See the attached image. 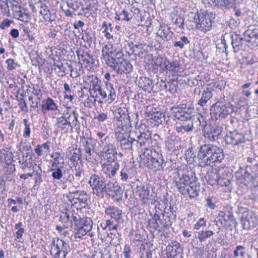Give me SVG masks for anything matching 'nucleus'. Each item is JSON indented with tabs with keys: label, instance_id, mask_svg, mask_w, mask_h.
<instances>
[{
	"label": "nucleus",
	"instance_id": "obj_1",
	"mask_svg": "<svg viewBox=\"0 0 258 258\" xmlns=\"http://www.w3.org/2000/svg\"><path fill=\"white\" fill-rule=\"evenodd\" d=\"M123 56L122 52L114 51L111 45H106L102 48L101 59L118 74H129L133 69L132 65Z\"/></svg>",
	"mask_w": 258,
	"mask_h": 258
},
{
	"label": "nucleus",
	"instance_id": "obj_2",
	"mask_svg": "<svg viewBox=\"0 0 258 258\" xmlns=\"http://www.w3.org/2000/svg\"><path fill=\"white\" fill-rule=\"evenodd\" d=\"M223 150L212 144H205L200 147L197 154V160L200 166L217 165L224 159Z\"/></svg>",
	"mask_w": 258,
	"mask_h": 258
},
{
	"label": "nucleus",
	"instance_id": "obj_3",
	"mask_svg": "<svg viewBox=\"0 0 258 258\" xmlns=\"http://www.w3.org/2000/svg\"><path fill=\"white\" fill-rule=\"evenodd\" d=\"M140 157L143 163L147 167L155 171L163 170L166 164L162 154L156 149L145 148Z\"/></svg>",
	"mask_w": 258,
	"mask_h": 258
},
{
	"label": "nucleus",
	"instance_id": "obj_4",
	"mask_svg": "<svg viewBox=\"0 0 258 258\" xmlns=\"http://www.w3.org/2000/svg\"><path fill=\"white\" fill-rule=\"evenodd\" d=\"M192 176L183 175L178 181H176V185L178 191L185 197L190 199L195 198L199 196L200 191V184Z\"/></svg>",
	"mask_w": 258,
	"mask_h": 258
},
{
	"label": "nucleus",
	"instance_id": "obj_5",
	"mask_svg": "<svg viewBox=\"0 0 258 258\" xmlns=\"http://www.w3.org/2000/svg\"><path fill=\"white\" fill-rule=\"evenodd\" d=\"M78 116L75 110L68 108L61 114L60 116L56 117L54 126L64 132H68L70 128L72 130L79 122Z\"/></svg>",
	"mask_w": 258,
	"mask_h": 258
},
{
	"label": "nucleus",
	"instance_id": "obj_6",
	"mask_svg": "<svg viewBox=\"0 0 258 258\" xmlns=\"http://www.w3.org/2000/svg\"><path fill=\"white\" fill-rule=\"evenodd\" d=\"M233 111L234 106L230 102L218 101L212 106L210 115L212 119L221 120L231 114Z\"/></svg>",
	"mask_w": 258,
	"mask_h": 258
},
{
	"label": "nucleus",
	"instance_id": "obj_7",
	"mask_svg": "<svg viewBox=\"0 0 258 258\" xmlns=\"http://www.w3.org/2000/svg\"><path fill=\"white\" fill-rule=\"evenodd\" d=\"M176 217V215L173 214H172L170 217L168 213L162 214L161 216L155 214L153 219L149 221V224L156 230L164 232L169 229Z\"/></svg>",
	"mask_w": 258,
	"mask_h": 258
},
{
	"label": "nucleus",
	"instance_id": "obj_8",
	"mask_svg": "<svg viewBox=\"0 0 258 258\" xmlns=\"http://www.w3.org/2000/svg\"><path fill=\"white\" fill-rule=\"evenodd\" d=\"M50 247V252L53 258H66L71 251L69 242L58 237L52 238Z\"/></svg>",
	"mask_w": 258,
	"mask_h": 258
},
{
	"label": "nucleus",
	"instance_id": "obj_9",
	"mask_svg": "<svg viewBox=\"0 0 258 258\" xmlns=\"http://www.w3.org/2000/svg\"><path fill=\"white\" fill-rule=\"evenodd\" d=\"M237 213L240 215L243 229L249 230L258 225V217L253 211L239 206Z\"/></svg>",
	"mask_w": 258,
	"mask_h": 258
},
{
	"label": "nucleus",
	"instance_id": "obj_10",
	"mask_svg": "<svg viewBox=\"0 0 258 258\" xmlns=\"http://www.w3.org/2000/svg\"><path fill=\"white\" fill-rule=\"evenodd\" d=\"M236 179L241 184L248 187H254L255 180L258 177V174H252L249 172L246 165L240 166L235 173Z\"/></svg>",
	"mask_w": 258,
	"mask_h": 258
},
{
	"label": "nucleus",
	"instance_id": "obj_11",
	"mask_svg": "<svg viewBox=\"0 0 258 258\" xmlns=\"http://www.w3.org/2000/svg\"><path fill=\"white\" fill-rule=\"evenodd\" d=\"M173 119L178 120L181 122H184L187 121L190 122L193 120L195 121L196 120L194 114H193V109L190 107H186V105L180 104L178 105L177 107L173 108Z\"/></svg>",
	"mask_w": 258,
	"mask_h": 258
},
{
	"label": "nucleus",
	"instance_id": "obj_12",
	"mask_svg": "<svg viewBox=\"0 0 258 258\" xmlns=\"http://www.w3.org/2000/svg\"><path fill=\"white\" fill-rule=\"evenodd\" d=\"M115 136L122 149L128 152L137 150L136 138L131 137V133L118 131L116 132Z\"/></svg>",
	"mask_w": 258,
	"mask_h": 258
},
{
	"label": "nucleus",
	"instance_id": "obj_13",
	"mask_svg": "<svg viewBox=\"0 0 258 258\" xmlns=\"http://www.w3.org/2000/svg\"><path fill=\"white\" fill-rule=\"evenodd\" d=\"M68 200L74 205L79 204L80 208H86L88 206L89 199L86 191L84 190L70 191L67 196Z\"/></svg>",
	"mask_w": 258,
	"mask_h": 258
},
{
	"label": "nucleus",
	"instance_id": "obj_14",
	"mask_svg": "<svg viewBox=\"0 0 258 258\" xmlns=\"http://www.w3.org/2000/svg\"><path fill=\"white\" fill-rule=\"evenodd\" d=\"M203 136L210 141L217 139L222 132V127L216 124L210 122L207 124L206 122L201 123Z\"/></svg>",
	"mask_w": 258,
	"mask_h": 258
},
{
	"label": "nucleus",
	"instance_id": "obj_15",
	"mask_svg": "<svg viewBox=\"0 0 258 258\" xmlns=\"http://www.w3.org/2000/svg\"><path fill=\"white\" fill-rule=\"evenodd\" d=\"M151 135L152 132L149 130L140 132L136 139L137 149L143 147L146 148L157 145L156 139L153 140Z\"/></svg>",
	"mask_w": 258,
	"mask_h": 258
},
{
	"label": "nucleus",
	"instance_id": "obj_16",
	"mask_svg": "<svg viewBox=\"0 0 258 258\" xmlns=\"http://www.w3.org/2000/svg\"><path fill=\"white\" fill-rule=\"evenodd\" d=\"M88 183L92 189V193L97 197L103 198V192L105 181L98 174H91Z\"/></svg>",
	"mask_w": 258,
	"mask_h": 258
},
{
	"label": "nucleus",
	"instance_id": "obj_17",
	"mask_svg": "<svg viewBox=\"0 0 258 258\" xmlns=\"http://www.w3.org/2000/svg\"><path fill=\"white\" fill-rule=\"evenodd\" d=\"M245 42L247 46L250 49L258 46V28H249L243 33Z\"/></svg>",
	"mask_w": 258,
	"mask_h": 258
},
{
	"label": "nucleus",
	"instance_id": "obj_18",
	"mask_svg": "<svg viewBox=\"0 0 258 258\" xmlns=\"http://www.w3.org/2000/svg\"><path fill=\"white\" fill-rule=\"evenodd\" d=\"M51 176L54 180H60L63 175L66 181H71L73 179V176L70 173V170L67 168V165L64 167H51L50 169Z\"/></svg>",
	"mask_w": 258,
	"mask_h": 258
},
{
	"label": "nucleus",
	"instance_id": "obj_19",
	"mask_svg": "<svg viewBox=\"0 0 258 258\" xmlns=\"http://www.w3.org/2000/svg\"><path fill=\"white\" fill-rule=\"evenodd\" d=\"M93 222L92 220L86 217L82 222L81 225L75 232V238H82L88 232H89L92 228Z\"/></svg>",
	"mask_w": 258,
	"mask_h": 258
},
{
	"label": "nucleus",
	"instance_id": "obj_20",
	"mask_svg": "<svg viewBox=\"0 0 258 258\" xmlns=\"http://www.w3.org/2000/svg\"><path fill=\"white\" fill-rule=\"evenodd\" d=\"M225 141L226 144L236 146L241 143H244L245 139L242 134L234 131L229 132L225 136Z\"/></svg>",
	"mask_w": 258,
	"mask_h": 258
},
{
	"label": "nucleus",
	"instance_id": "obj_21",
	"mask_svg": "<svg viewBox=\"0 0 258 258\" xmlns=\"http://www.w3.org/2000/svg\"><path fill=\"white\" fill-rule=\"evenodd\" d=\"M81 142L83 147V150L85 152L87 160H91V156L94 151L91 149V147H94L96 144L95 141L91 138L83 137L81 139Z\"/></svg>",
	"mask_w": 258,
	"mask_h": 258
},
{
	"label": "nucleus",
	"instance_id": "obj_22",
	"mask_svg": "<svg viewBox=\"0 0 258 258\" xmlns=\"http://www.w3.org/2000/svg\"><path fill=\"white\" fill-rule=\"evenodd\" d=\"M89 94L90 97L93 99L92 103L98 102L99 104H103L105 102V99L107 98L106 93L105 92V87L101 85L96 88Z\"/></svg>",
	"mask_w": 258,
	"mask_h": 258
},
{
	"label": "nucleus",
	"instance_id": "obj_23",
	"mask_svg": "<svg viewBox=\"0 0 258 258\" xmlns=\"http://www.w3.org/2000/svg\"><path fill=\"white\" fill-rule=\"evenodd\" d=\"M173 35V32L170 30L168 26L165 24L160 25L156 33V36L164 42H167L171 40Z\"/></svg>",
	"mask_w": 258,
	"mask_h": 258
},
{
	"label": "nucleus",
	"instance_id": "obj_24",
	"mask_svg": "<svg viewBox=\"0 0 258 258\" xmlns=\"http://www.w3.org/2000/svg\"><path fill=\"white\" fill-rule=\"evenodd\" d=\"M120 164L119 162H116L113 165L103 164L102 165V171L106 176L109 178H113L119 170Z\"/></svg>",
	"mask_w": 258,
	"mask_h": 258
},
{
	"label": "nucleus",
	"instance_id": "obj_25",
	"mask_svg": "<svg viewBox=\"0 0 258 258\" xmlns=\"http://www.w3.org/2000/svg\"><path fill=\"white\" fill-rule=\"evenodd\" d=\"M84 84L89 85V94L92 92L96 88L101 85V81L94 75H87L83 78Z\"/></svg>",
	"mask_w": 258,
	"mask_h": 258
},
{
	"label": "nucleus",
	"instance_id": "obj_26",
	"mask_svg": "<svg viewBox=\"0 0 258 258\" xmlns=\"http://www.w3.org/2000/svg\"><path fill=\"white\" fill-rule=\"evenodd\" d=\"M136 174V169L131 166L125 165L119 172L120 180L122 182H126L132 179Z\"/></svg>",
	"mask_w": 258,
	"mask_h": 258
},
{
	"label": "nucleus",
	"instance_id": "obj_27",
	"mask_svg": "<svg viewBox=\"0 0 258 258\" xmlns=\"http://www.w3.org/2000/svg\"><path fill=\"white\" fill-rule=\"evenodd\" d=\"M230 35L234 52L236 53L242 49L243 42L245 41L244 35H242V36H241L235 32L231 33Z\"/></svg>",
	"mask_w": 258,
	"mask_h": 258
},
{
	"label": "nucleus",
	"instance_id": "obj_28",
	"mask_svg": "<svg viewBox=\"0 0 258 258\" xmlns=\"http://www.w3.org/2000/svg\"><path fill=\"white\" fill-rule=\"evenodd\" d=\"M198 22L196 23V28L204 33L210 31L212 27V21L210 17H198Z\"/></svg>",
	"mask_w": 258,
	"mask_h": 258
},
{
	"label": "nucleus",
	"instance_id": "obj_29",
	"mask_svg": "<svg viewBox=\"0 0 258 258\" xmlns=\"http://www.w3.org/2000/svg\"><path fill=\"white\" fill-rule=\"evenodd\" d=\"M58 106L55 101L50 97L42 101L41 111L45 114L48 111H55L58 110Z\"/></svg>",
	"mask_w": 258,
	"mask_h": 258
},
{
	"label": "nucleus",
	"instance_id": "obj_30",
	"mask_svg": "<svg viewBox=\"0 0 258 258\" xmlns=\"http://www.w3.org/2000/svg\"><path fill=\"white\" fill-rule=\"evenodd\" d=\"M138 86L145 91L151 93L153 91V83L151 79L146 77H141L138 82Z\"/></svg>",
	"mask_w": 258,
	"mask_h": 258
},
{
	"label": "nucleus",
	"instance_id": "obj_31",
	"mask_svg": "<svg viewBox=\"0 0 258 258\" xmlns=\"http://www.w3.org/2000/svg\"><path fill=\"white\" fill-rule=\"evenodd\" d=\"M105 186L103 192V198L105 194L110 195L111 192H114L117 195L121 190L119 185L110 180L108 181L107 183L105 182Z\"/></svg>",
	"mask_w": 258,
	"mask_h": 258
},
{
	"label": "nucleus",
	"instance_id": "obj_32",
	"mask_svg": "<svg viewBox=\"0 0 258 258\" xmlns=\"http://www.w3.org/2000/svg\"><path fill=\"white\" fill-rule=\"evenodd\" d=\"M105 214L118 221L122 218V211L116 207H109L105 210Z\"/></svg>",
	"mask_w": 258,
	"mask_h": 258
},
{
	"label": "nucleus",
	"instance_id": "obj_33",
	"mask_svg": "<svg viewBox=\"0 0 258 258\" xmlns=\"http://www.w3.org/2000/svg\"><path fill=\"white\" fill-rule=\"evenodd\" d=\"M105 92L106 93L107 98L105 102L110 103L113 101L116 98V92L113 87V85L109 82H105Z\"/></svg>",
	"mask_w": 258,
	"mask_h": 258
},
{
	"label": "nucleus",
	"instance_id": "obj_34",
	"mask_svg": "<svg viewBox=\"0 0 258 258\" xmlns=\"http://www.w3.org/2000/svg\"><path fill=\"white\" fill-rule=\"evenodd\" d=\"M148 119H152L157 124H162L165 120V115L159 111H150L147 113Z\"/></svg>",
	"mask_w": 258,
	"mask_h": 258
},
{
	"label": "nucleus",
	"instance_id": "obj_35",
	"mask_svg": "<svg viewBox=\"0 0 258 258\" xmlns=\"http://www.w3.org/2000/svg\"><path fill=\"white\" fill-rule=\"evenodd\" d=\"M119 122L120 123L118 124V127L121 128L122 133H130L132 128V123L130 120L129 114L126 116L124 117L122 119L120 120Z\"/></svg>",
	"mask_w": 258,
	"mask_h": 258
},
{
	"label": "nucleus",
	"instance_id": "obj_36",
	"mask_svg": "<svg viewBox=\"0 0 258 258\" xmlns=\"http://www.w3.org/2000/svg\"><path fill=\"white\" fill-rule=\"evenodd\" d=\"M219 173L212 169L208 170L205 176V179L208 184L213 185L217 183L219 177Z\"/></svg>",
	"mask_w": 258,
	"mask_h": 258
},
{
	"label": "nucleus",
	"instance_id": "obj_37",
	"mask_svg": "<svg viewBox=\"0 0 258 258\" xmlns=\"http://www.w3.org/2000/svg\"><path fill=\"white\" fill-rule=\"evenodd\" d=\"M80 149H75L72 150L71 152V156L70 157V160L72 163L73 166L79 165V162H82V156Z\"/></svg>",
	"mask_w": 258,
	"mask_h": 258
},
{
	"label": "nucleus",
	"instance_id": "obj_38",
	"mask_svg": "<svg viewBox=\"0 0 258 258\" xmlns=\"http://www.w3.org/2000/svg\"><path fill=\"white\" fill-rule=\"evenodd\" d=\"M100 227L105 232L115 231L117 232L118 224H113V222L110 220H105L102 221L100 224Z\"/></svg>",
	"mask_w": 258,
	"mask_h": 258
},
{
	"label": "nucleus",
	"instance_id": "obj_39",
	"mask_svg": "<svg viewBox=\"0 0 258 258\" xmlns=\"http://www.w3.org/2000/svg\"><path fill=\"white\" fill-rule=\"evenodd\" d=\"M201 123L202 121L201 119L199 117H196V120H195V121H193L192 120L190 122H188L187 124H184V122H183L182 124L181 125L184 133H189L191 132L196 127H197L198 125H201Z\"/></svg>",
	"mask_w": 258,
	"mask_h": 258
},
{
	"label": "nucleus",
	"instance_id": "obj_40",
	"mask_svg": "<svg viewBox=\"0 0 258 258\" xmlns=\"http://www.w3.org/2000/svg\"><path fill=\"white\" fill-rule=\"evenodd\" d=\"M77 54L79 57V59H81L82 61L86 62L88 64H94V59L93 56L88 53L87 51H78L77 52Z\"/></svg>",
	"mask_w": 258,
	"mask_h": 258
},
{
	"label": "nucleus",
	"instance_id": "obj_41",
	"mask_svg": "<svg viewBox=\"0 0 258 258\" xmlns=\"http://www.w3.org/2000/svg\"><path fill=\"white\" fill-rule=\"evenodd\" d=\"M212 97V94L210 89L207 88L202 94L201 99L198 101V104L201 106L204 107Z\"/></svg>",
	"mask_w": 258,
	"mask_h": 258
},
{
	"label": "nucleus",
	"instance_id": "obj_42",
	"mask_svg": "<svg viewBox=\"0 0 258 258\" xmlns=\"http://www.w3.org/2000/svg\"><path fill=\"white\" fill-rule=\"evenodd\" d=\"M36 165L35 164L34 166H32L33 175H35V184L33 186L34 188H35L36 186L39 187L40 184L43 182L42 170L39 166L38 167V169L36 170L35 169V166Z\"/></svg>",
	"mask_w": 258,
	"mask_h": 258
},
{
	"label": "nucleus",
	"instance_id": "obj_43",
	"mask_svg": "<svg viewBox=\"0 0 258 258\" xmlns=\"http://www.w3.org/2000/svg\"><path fill=\"white\" fill-rule=\"evenodd\" d=\"M179 64L177 60L170 61L167 58H164V67L163 70L165 71H168L170 72H173L175 71L177 68H178Z\"/></svg>",
	"mask_w": 258,
	"mask_h": 258
},
{
	"label": "nucleus",
	"instance_id": "obj_44",
	"mask_svg": "<svg viewBox=\"0 0 258 258\" xmlns=\"http://www.w3.org/2000/svg\"><path fill=\"white\" fill-rule=\"evenodd\" d=\"M85 218H81L79 215H73L71 219V222H68L66 226V228L71 227L72 228L73 226V222L74 223V230L75 231L77 230V229L81 225L82 222L83 220H84Z\"/></svg>",
	"mask_w": 258,
	"mask_h": 258
},
{
	"label": "nucleus",
	"instance_id": "obj_45",
	"mask_svg": "<svg viewBox=\"0 0 258 258\" xmlns=\"http://www.w3.org/2000/svg\"><path fill=\"white\" fill-rule=\"evenodd\" d=\"M167 250L170 253V256L175 257L177 254H180L182 251V248L180 246L179 243H176L172 245H168Z\"/></svg>",
	"mask_w": 258,
	"mask_h": 258
},
{
	"label": "nucleus",
	"instance_id": "obj_46",
	"mask_svg": "<svg viewBox=\"0 0 258 258\" xmlns=\"http://www.w3.org/2000/svg\"><path fill=\"white\" fill-rule=\"evenodd\" d=\"M114 118L116 119L117 121H119L124 117H125L128 114V112L127 110L121 107H117L113 111Z\"/></svg>",
	"mask_w": 258,
	"mask_h": 258
},
{
	"label": "nucleus",
	"instance_id": "obj_47",
	"mask_svg": "<svg viewBox=\"0 0 258 258\" xmlns=\"http://www.w3.org/2000/svg\"><path fill=\"white\" fill-rule=\"evenodd\" d=\"M117 153L116 152L104 154L105 162L103 164L113 165L116 162H118L117 160Z\"/></svg>",
	"mask_w": 258,
	"mask_h": 258
},
{
	"label": "nucleus",
	"instance_id": "obj_48",
	"mask_svg": "<svg viewBox=\"0 0 258 258\" xmlns=\"http://www.w3.org/2000/svg\"><path fill=\"white\" fill-rule=\"evenodd\" d=\"M243 0H214L215 3L227 8H232L235 5L240 4Z\"/></svg>",
	"mask_w": 258,
	"mask_h": 258
},
{
	"label": "nucleus",
	"instance_id": "obj_49",
	"mask_svg": "<svg viewBox=\"0 0 258 258\" xmlns=\"http://www.w3.org/2000/svg\"><path fill=\"white\" fill-rule=\"evenodd\" d=\"M184 156L187 163H191L195 161V159H197L196 152L193 147H189L185 152Z\"/></svg>",
	"mask_w": 258,
	"mask_h": 258
},
{
	"label": "nucleus",
	"instance_id": "obj_50",
	"mask_svg": "<svg viewBox=\"0 0 258 258\" xmlns=\"http://www.w3.org/2000/svg\"><path fill=\"white\" fill-rule=\"evenodd\" d=\"M198 238L200 242H204L206 241L207 239L210 238L211 236L214 234L213 231L207 230H201L197 232Z\"/></svg>",
	"mask_w": 258,
	"mask_h": 258
},
{
	"label": "nucleus",
	"instance_id": "obj_51",
	"mask_svg": "<svg viewBox=\"0 0 258 258\" xmlns=\"http://www.w3.org/2000/svg\"><path fill=\"white\" fill-rule=\"evenodd\" d=\"M150 190L147 187H142L139 189V196L142 199V204H146L149 198Z\"/></svg>",
	"mask_w": 258,
	"mask_h": 258
},
{
	"label": "nucleus",
	"instance_id": "obj_52",
	"mask_svg": "<svg viewBox=\"0 0 258 258\" xmlns=\"http://www.w3.org/2000/svg\"><path fill=\"white\" fill-rule=\"evenodd\" d=\"M218 217H219L221 219H222L225 222L231 221L233 220L234 219V216L233 215V214L228 211H220L219 212Z\"/></svg>",
	"mask_w": 258,
	"mask_h": 258
},
{
	"label": "nucleus",
	"instance_id": "obj_53",
	"mask_svg": "<svg viewBox=\"0 0 258 258\" xmlns=\"http://www.w3.org/2000/svg\"><path fill=\"white\" fill-rule=\"evenodd\" d=\"M20 151L21 152H24L23 158L27 157L29 156L32 155L33 154V150L31 147L27 144H24L22 145L20 148Z\"/></svg>",
	"mask_w": 258,
	"mask_h": 258
},
{
	"label": "nucleus",
	"instance_id": "obj_54",
	"mask_svg": "<svg viewBox=\"0 0 258 258\" xmlns=\"http://www.w3.org/2000/svg\"><path fill=\"white\" fill-rule=\"evenodd\" d=\"M245 249V247L242 245L236 246L235 250L233 251L234 255L235 257L240 256L244 257L246 253Z\"/></svg>",
	"mask_w": 258,
	"mask_h": 258
},
{
	"label": "nucleus",
	"instance_id": "obj_55",
	"mask_svg": "<svg viewBox=\"0 0 258 258\" xmlns=\"http://www.w3.org/2000/svg\"><path fill=\"white\" fill-rule=\"evenodd\" d=\"M74 168L72 169L73 172V176H75V177L78 179L80 180V179L82 177V175L84 174V171L83 169L80 167L79 165L74 166ZM72 175V174H71Z\"/></svg>",
	"mask_w": 258,
	"mask_h": 258
},
{
	"label": "nucleus",
	"instance_id": "obj_56",
	"mask_svg": "<svg viewBox=\"0 0 258 258\" xmlns=\"http://www.w3.org/2000/svg\"><path fill=\"white\" fill-rule=\"evenodd\" d=\"M102 27L105 28L103 32L104 33V35L106 38L108 39L112 38L113 36L111 35L109 32V30L110 31H112V27H111V24L110 23H107L106 22H104L102 24Z\"/></svg>",
	"mask_w": 258,
	"mask_h": 258
},
{
	"label": "nucleus",
	"instance_id": "obj_57",
	"mask_svg": "<svg viewBox=\"0 0 258 258\" xmlns=\"http://www.w3.org/2000/svg\"><path fill=\"white\" fill-rule=\"evenodd\" d=\"M141 22L138 24L139 26H145L147 27V30L152 25V20L150 17H140Z\"/></svg>",
	"mask_w": 258,
	"mask_h": 258
},
{
	"label": "nucleus",
	"instance_id": "obj_58",
	"mask_svg": "<svg viewBox=\"0 0 258 258\" xmlns=\"http://www.w3.org/2000/svg\"><path fill=\"white\" fill-rule=\"evenodd\" d=\"M206 223V220L204 218H200L194 225L193 228L194 230H199L201 228L205 227Z\"/></svg>",
	"mask_w": 258,
	"mask_h": 258
},
{
	"label": "nucleus",
	"instance_id": "obj_59",
	"mask_svg": "<svg viewBox=\"0 0 258 258\" xmlns=\"http://www.w3.org/2000/svg\"><path fill=\"white\" fill-rule=\"evenodd\" d=\"M74 213L71 212H65L63 216L60 217V221L66 225L68 222H71V219L73 215H74Z\"/></svg>",
	"mask_w": 258,
	"mask_h": 258
},
{
	"label": "nucleus",
	"instance_id": "obj_60",
	"mask_svg": "<svg viewBox=\"0 0 258 258\" xmlns=\"http://www.w3.org/2000/svg\"><path fill=\"white\" fill-rule=\"evenodd\" d=\"M122 12L125 16H127L128 15L133 16H138L140 13L139 9L138 8L133 6L131 7L130 14L127 13V12L125 11H123Z\"/></svg>",
	"mask_w": 258,
	"mask_h": 258
},
{
	"label": "nucleus",
	"instance_id": "obj_61",
	"mask_svg": "<svg viewBox=\"0 0 258 258\" xmlns=\"http://www.w3.org/2000/svg\"><path fill=\"white\" fill-rule=\"evenodd\" d=\"M229 26L233 29H235L240 24V21L237 18V17L235 18H231L228 21Z\"/></svg>",
	"mask_w": 258,
	"mask_h": 258
},
{
	"label": "nucleus",
	"instance_id": "obj_62",
	"mask_svg": "<svg viewBox=\"0 0 258 258\" xmlns=\"http://www.w3.org/2000/svg\"><path fill=\"white\" fill-rule=\"evenodd\" d=\"M51 166L53 167L66 166L64 159L53 158Z\"/></svg>",
	"mask_w": 258,
	"mask_h": 258
},
{
	"label": "nucleus",
	"instance_id": "obj_63",
	"mask_svg": "<svg viewBox=\"0 0 258 258\" xmlns=\"http://www.w3.org/2000/svg\"><path fill=\"white\" fill-rule=\"evenodd\" d=\"M6 63L8 64L7 69L9 71L15 70L17 67H19V65L15 62V60L12 58L8 59L6 60Z\"/></svg>",
	"mask_w": 258,
	"mask_h": 258
},
{
	"label": "nucleus",
	"instance_id": "obj_64",
	"mask_svg": "<svg viewBox=\"0 0 258 258\" xmlns=\"http://www.w3.org/2000/svg\"><path fill=\"white\" fill-rule=\"evenodd\" d=\"M4 160L7 165H10L13 161V154L11 152H7L4 153Z\"/></svg>",
	"mask_w": 258,
	"mask_h": 258
}]
</instances>
